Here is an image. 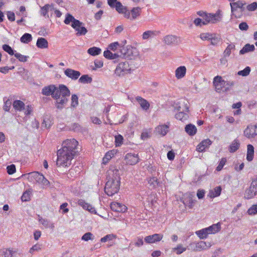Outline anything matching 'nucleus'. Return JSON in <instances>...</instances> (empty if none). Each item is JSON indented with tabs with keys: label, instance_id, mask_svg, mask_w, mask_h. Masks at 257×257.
<instances>
[{
	"label": "nucleus",
	"instance_id": "2f4dec72",
	"mask_svg": "<svg viewBox=\"0 0 257 257\" xmlns=\"http://www.w3.org/2000/svg\"><path fill=\"white\" fill-rule=\"evenodd\" d=\"M116 151L114 150H112L107 152L104 157L103 158L102 161L103 163L106 164L116 154Z\"/></svg>",
	"mask_w": 257,
	"mask_h": 257
},
{
	"label": "nucleus",
	"instance_id": "ea45409f",
	"mask_svg": "<svg viewBox=\"0 0 257 257\" xmlns=\"http://www.w3.org/2000/svg\"><path fill=\"white\" fill-rule=\"evenodd\" d=\"M220 36L216 34H212V37H211L210 41L211 42V45L213 46H216L220 41Z\"/></svg>",
	"mask_w": 257,
	"mask_h": 257
},
{
	"label": "nucleus",
	"instance_id": "c85d7f7f",
	"mask_svg": "<svg viewBox=\"0 0 257 257\" xmlns=\"http://www.w3.org/2000/svg\"><path fill=\"white\" fill-rule=\"evenodd\" d=\"M186 132L191 136L195 135L197 132L196 126L192 124H188L185 127Z\"/></svg>",
	"mask_w": 257,
	"mask_h": 257
},
{
	"label": "nucleus",
	"instance_id": "cd10ccee",
	"mask_svg": "<svg viewBox=\"0 0 257 257\" xmlns=\"http://www.w3.org/2000/svg\"><path fill=\"white\" fill-rule=\"evenodd\" d=\"M240 147V143L237 139H235L230 145L228 151L230 153H233L236 152Z\"/></svg>",
	"mask_w": 257,
	"mask_h": 257
},
{
	"label": "nucleus",
	"instance_id": "a18cd8bd",
	"mask_svg": "<svg viewBox=\"0 0 257 257\" xmlns=\"http://www.w3.org/2000/svg\"><path fill=\"white\" fill-rule=\"evenodd\" d=\"M245 4L243 3L242 1H238L236 2L230 3L231 7L234 10L235 8H239L245 9L244 6Z\"/></svg>",
	"mask_w": 257,
	"mask_h": 257
},
{
	"label": "nucleus",
	"instance_id": "58836bf2",
	"mask_svg": "<svg viewBox=\"0 0 257 257\" xmlns=\"http://www.w3.org/2000/svg\"><path fill=\"white\" fill-rule=\"evenodd\" d=\"M141 8L140 7L134 8L131 10V20L136 19L141 14Z\"/></svg>",
	"mask_w": 257,
	"mask_h": 257
},
{
	"label": "nucleus",
	"instance_id": "774afa93",
	"mask_svg": "<svg viewBox=\"0 0 257 257\" xmlns=\"http://www.w3.org/2000/svg\"><path fill=\"white\" fill-rule=\"evenodd\" d=\"M249 215H254L257 213V204L252 205L247 210Z\"/></svg>",
	"mask_w": 257,
	"mask_h": 257
},
{
	"label": "nucleus",
	"instance_id": "4d7b16f0",
	"mask_svg": "<svg viewBox=\"0 0 257 257\" xmlns=\"http://www.w3.org/2000/svg\"><path fill=\"white\" fill-rule=\"evenodd\" d=\"M250 72V68L248 66H246L243 70L239 71L237 74L242 76H246L249 74Z\"/></svg>",
	"mask_w": 257,
	"mask_h": 257
},
{
	"label": "nucleus",
	"instance_id": "69168bd1",
	"mask_svg": "<svg viewBox=\"0 0 257 257\" xmlns=\"http://www.w3.org/2000/svg\"><path fill=\"white\" fill-rule=\"evenodd\" d=\"M226 159L225 158H222L221 160L220 161L219 164H218V165L217 166V167H216V170L217 171H221L223 166L225 165V163H226Z\"/></svg>",
	"mask_w": 257,
	"mask_h": 257
},
{
	"label": "nucleus",
	"instance_id": "8fccbe9b",
	"mask_svg": "<svg viewBox=\"0 0 257 257\" xmlns=\"http://www.w3.org/2000/svg\"><path fill=\"white\" fill-rule=\"evenodd\" d=\"M149 186L151 188H155L159 185V182L155 177L151 178L148 181Z\"/></svg>",
	"mask_w": 257,
	"mask_h": 257
},
{
	"label": "nucleus",
	"instance_id": "ddd939ff",
	"mask_svg": "<svg viewBox=\"0 0 257 257\" xmlns=\"http://www.w3.org/2000/svg\"><path fill=\"white\" fill-rule=\"evenodd\" d=\"M77 204L81 206L83 209L87 210L91 213L96 214V211L95 208L91 204L85 202V200L78 199Z\"/></svg>",
	"mask_w": 257,
	"mask_h": 257
},
{
	"label": "nucleus",
	"instance_id": "9b49d317",
	"mask_svg": "<svg viewBox=\"0 0 257 257\" xmlns=\"http://www.w3.org/2000/svg\"><path fill=\"white\" fill-rule=\"evenodd\" d=\"M172 105L173 106L174 109L178 112L182 111L188 112L189 111V107L184 100L181 99L175 102L173 104H172Z\"/></svg>",
	"mask_w": 257,
	"mask_h": 257
},
{
	"label": "nucleus",
	"instance_id": "f3484780",
	"mask_svg": "<svg viewBox=\"0 0 257 257\" xmlns=\"http://www.w3.org/2000/svg\"><path fill=\"white\" fill-rule=\"evenodd\" d=\"M135 100L138 102L143 110L147 111L149 109L150 104L146 99L141 96H138L135 97Z\"/></svg>",
	"mask_w": 257,
	"mask_h": 257
},
{
	"label": "nucleus",
	"instance_id": "09e8293b",
	"mask_svg": "<svg viewBox=\"0 0 257 257\" xmlns=\"http://www.w3.org/2000/svg\"><path fill=\"white\" fill-rule=\"evenodd\" d=\"M32 40V35L29 33L24 34L21 38L20 40L21 42L28 44Z\"/></svg>",
	"mask_w": 257,
	"mask_h": 257
},
{
	"label": "nucleus",
	"instance_id": "a211bd4d",
	"mask_svg": "<svg viewBox=\"0 0 257 257\" xmlns=\"http://www.w3.org/2000/svg\"><path fill=\"white\" fill-rule=\"evenodd\" d=\"M64 22L67 25L72 22L71 26L72 28H75L76 26H78V25L80 24V22L79 20L75 19L74 17L70 14H66Z\"/></svg>",
	"mask_w": 257,
	"mask_h": 257
},
{
	"label": "nucleus",
	"instance_id": "e433bc0d",
	"mask_svg": "<svg viewBox=\"0 0 257 257\" xmlns=\"http://www.w3.org/2000/svg\"><path fill=\"white\" fill-rule=\"evenodd\" d=\"M207 228L210 234L215 233L218 232L220 230L221 225L220 223L218 222L216 224H213V225L207 227Z\"/></svg>",
	"mask_w": 257,
	"mask_h": 257
},
{
	"label": "nucleus",
	"instance_id": "f704fd0d",
	"mask_svg": "<svg viewBox=\"0 0 257 257\" xmlns=\"http://www.w3.org/2000/svg\"><path fill=\"white\" fill-rule=\"evenodd\" d=\"M59 91L61 92L62 97H66L70 95V91L67 87L63 84L59 85Z\"/></svg>",
	"mask_w": 257,
	"mask_h": 257
},
{
	"label": "nucleus",
	"instance_id": "3c124183",
	"mask_svg": "<svg viewBox=\"0 0 257 257\" xmlns=\"http://www.w3.org/2000/svg\"><path fill=\"white\" fill-rule=\"evenodd\" d=\"M68 99L65 97H60L59 99H57V107L58 108H62L63 105L66 103Z\"/></svg>",
	"mask_w": 257,
	"mask_h": 257
},
{
	"label": "nucleus",
	"instance_id": "a878e982",
	"mask_svg": "<svg viewBox=\"0 0 257 257\" xmlns=\"http://www.w3.org/2000/svg\"><path fill=\"white\" fill-rule=\"evenodd\" d=\"M55 89V86L54 85L45 86L42 90V94L46 96H52V92Z\"/></svg>",
	"mask_w": 257,
	"mask_h": 257
},
{
	"label": "nucleus",
	"instance_id": "49530a36",
	"mask_svg": "<svg viewBox=\"0 0 257 257\" xmlns=\"http://www.w3.org/2000/svg\"><path fill=\"white\" fill-rule=\"evenodd\" d=\"M78 81L83 84L90 83L92 81V78L88 75H83L80 77Z\"/></svg>",
	"mask_w": 257,
	"mask_h": 257
},
{
	"label": "nucleus",
	"instance_id": "052dcab7",
	"mask_svg": "<svg viewBox=\"0 0 257 257\" xmlns=\"http://www.w3.org/2000/svg\"><path fill=\"white\" fill-rule=\"evenodd\" d=\"M94 235L91 232H86L82 236V240L84 241H88L89 240H93L94 239Z\"/></svg>",
	"mask_w": 257,
	"mask_h": 257
},
{
	"label": "nucleus",
	"instance_id": "864d4df0",
	"mask_svg": "<svg viewBox=\"0 0 257 257\" xmlns=\"http://www.w3.org/2000/svg\"><path fill=\"white\" fill-rule=\"evenodd\" d=\"M123 142V138L120 135L115 136V145L116 147L121 146Z\"/></svg>",
	"mask_w": 257,
	"mask_h": 257
},
{
	"label": "nucleus",
	"instance_id": "72a5a7b5",
	"mask_svg": "<svg viewBox=\"0 0 257 257\" xmlns=\"http://www.w3.org/2000/svg\"><path fill=\"white\" fill-rule=\"evenodd\" d=\"M231 9V16H234L235 18H240L243 15V12L245 9L235 8L234 10L232 7Z\"/></svg>",
	"mask_w": 257,
	"mask_h": 257
},
{
	"label": "nucleus",
	"instance_id": "5fc2aeb1",
	"mask_svg": "<svg viewBox=\"0 0 257 257\" xmlns=\"http://www.w3.org/2000/svg\"><path fill=\"white\" fill-rule=\"evenodd\" d=\"M207 245L205 242L201 241L196 244L195 250L196 251H201L206 249Z\"/></svg>",
	"mask_w": 257,
	"mask_h": 257
},
{
	"label": "nucleus",
	"instance_id": "5701e85b",
	"mask_svg": "<svg viewBox=\"0 0 257 257\" xmlns=\"http://www.w3.org/2000/svg\"><path fill=\"white\" fill-rule=\"evenodd\" d=\"M38 220L39 222L42 224L45 228H50L52 230L54 229L55 227L54 223L48 219L39 216Z\"/></svg>",
	"mask_w": 257,
	"mask_h": 257
},
{
	"label": "nucleus",
	"instance_id": "0eeeda50",
	"mask_svg": "<svg viewBox=\"0 0 257 257\" xmlns=\"http://www.w3.org/2000/svg\"><path fill=\"white\" fill-rule=\"evenodd\" d=\"M131 68L128 62H121L116 66L115 70V74L119 76H124L130 73Z\"/></svg>",
	"mask_w": 257,
	"mask_h": 257
},
{
	"label": "nucleus",
	"instance_id": "bb28decb",
	"mask_svg": "<svg viewBox=\"0 0 257 257\" xmlns=\"http://www.w3.org/2000/svg\"><path fill=\"white\" fill-rule=\"evenodd\" d=\"M255 50V47L253 45L249 44H245L243 47L240 50L239 54L243 55L249 52H253Z\"/></svg>",
	"mask_w": 257,
	"mask_h": 257
},
{
	"label": "nucleus",
	"instance_id": "338daca9",
	"mask_svg": "<svg viewBox=\"0 0 257 257\" xmlns=\"http://www.w3.org/2000/svg\"><path fill=\"white\" fill-rule=\"evenodd\" d=\"M61 96V92L59 91V88H58L55 86V89L53 91L52 96L53 98L58 99Z\"/></svg>",
	"mask_w": 257,
	"mask_h": 257
},
{
	"label": "nucleus",
	"instance_id": "20e7f679",
	"mask_svg": "<svg viewBox=\"0 0 257 257\" xmlns=\"http://www.w3.org/2000/svg\"><path fill=\"white\" fill-rule=\"evenodd\" d=\"M213 85L217 92H220L221 90L226 92L229 90L234 84L233 81H226L222 79L220 76H216L213 79Z\"/></svg>",
	"mask_w": 257,
	"mask_h": 257
},
{
	"label": "nucleus",
	"instance_id": "7c9ffc66",
	"mask_svg": "<svg viewBox=\"0 0 257 257\" xmlns=\"http://www.w3.org/2000/svg\"><path fill=\"white\" fill-rule=\"evenodd\" d=\"M36 46L41 49H45L48 47V41L44 38H39L37 40Z\"/></svg>",
	"mask_w": 257,
	"mask_h": 257
},
{
	"label": "nucleus",
	"instance_id": "473e14b6",
	"mask_svg": "<svg viewBox=\"0 0 257 257\" xmlns=\"http://www.w3.org/2000/svg\"><path fill=\"white\" fill-rule=\"evenodd\" d=\"M53 5H49V4H46L43 7H41V10H40V13L41 15L46 17L47 16L48 17V12L49 10H52L53 8Z\"/></svg>",
	"mask_w": 257,
	"mask_h": 257
},
{
	"label": "nucleus",
	"instance_id": "4be33fe9",
	"mask_svg": "<svg viewBox=\"0 0 257 257\" xmlns=\"http://www.w3.org/2000/svg\"><path fill=\"white\" fill-rule=\"evenodd\" d=\"M159 35V32L157 31L148 30L144 32L142 34V38L143 40H148L149 39L154 38Z\"/></svg>",
	"mask_w": 257,
	"mask_h": 257
},
{
	"label": "nucleus",
	"instance_id": "39448f33",
	"mask_svg": "<svg viewBox=\"0 0 257 257\" xmlns=\"http://www.w3.org/2000/svg\"><path fill=\"white\" fill-rule=\"evenodd\" d=\"M120 52L121 56L125 59L130 60H137V59H140V57L139 54V52L137 49L135 48L132 47L131 46H123L120 47Z\"/></svg>",
	"mask_w": 257,
	"mask_h": 257
},
{
	"label": "nucleus",
	"instance_id": "680f3d73",
	"mask_svg": "<svg viewBox=\"0 0 257 257\" xmlns=\"http://www.w3.org/2000/svg\"><path fill=\"white\" fill-rule=\"evenodd\" d=\"M15 56L21 62H25L27 61L28 56L23 55L19 53H15Z\"/></svg>",
	"mask_w": 257,
	"mask_h": 257
},
{
	"label": "nucleus",
	"instance_id": "79ce46f5",
	"mask_svg": "<svg viewBox=\"0 0 257 257\" xmlns=\"http://www.w3.org/2000/svg\"><path fill=\"white\" fill-rule=\"evenodd\" d=\"M187 112L186 111H179L175 115V117L177 119L181 121L187 120L188 117V114L187 113Z\"/></svg>",
	"mask_w": 257,
	"mask_h": 257
},
{
	"label": "nucleus",
	"instance_id": "4468645a",
	"mask_svg": "<svg viewBox=\"0 0 257 257\" xmlns=\"http://www.w3.org/2000/svg\"><path fill=\"white\" fill-rule=\"evenodd\" d=\"M110 208L113 211L119 212H124L127 210L125 205L116 202H113L110 204Z\"/></svg>",
	"mask_w": 257,
	"mask_h": 257
},
{
	"label": "nucleus",
	"instance_id": "c756f323",
	"mask_svg": "<svg viewBox=\"0 0 257 257\" xmlns=\"http://www.w3.org/2000/svg\"><path fill=\"white\" fill-rule=\"evenodd\" d=\"M247 147L246 159L248 161L250 162L253 160L254 156V147L250 144L248 145Z\"/></svg>",
	"mask_w": 257,
	"mask_h": 257
},
{
	"label": "nucleus",
	"instance_id": "9d476101",
	"mask_svg": "<svg viewBox=\"0 0 257 257\" xmlns=\"http://www.w3.org/2000/svg\"><path fill=\"white\" fill-rule=\"evenodd\" d=\"M244 136L248 139L254 138L257 136V123L254 124H249L243 132Z\"/></svg>",
	"mask_w": 257,
	"mask_h": 257
},
{
	"label": "nucleus",
	"instance_id": "603ef678",
	"mask_svg": "<svg viewBox=\"0 0 257 257\" xmlns=\"http://www.w3.org/2000/svg\"><path fill=\"white\" fill-rule=\"evenodd\" d=\"M195 201L191 197H187L183 200V203L185 206H188L190 208H192Z\"/></svg>",
	"mask_w": 257,
	"mask_h": 257
},
{
	"label": "nucleus",
	"instance_id": "b1692460",
	"mask_svg": "<svg viewBox=\"0 0 257 257\" xmlns=\"http://www.w3.org/2000/svg\"><path fill=\"white\" fill-rule=\"evenodd\" d=\"M186 73V68L184 66H181L178 67L175 71L176 77L178 79L184 77Z\"/></svg>",
	"mask_w": 257,
	"mask_h": 257
},
{
	"label": "nucleus",
	"instance_id": "6e6552de",
	"mask_svg": "<svg viewBox=\"0 0 257 257\" xmlns=\"http://www.w3.org/2000/svg\"><path fill=\"white\" fill-rule=\"evenodd\" d=\"M257 195V177L252 179L249 188L245 191L244 198L250 199Z\"/></svg>",
	"mask_w": 257,
	"mask_h": 257
},
{
	"label": "nucleus",
	"instance_id": "2eb2a0df",
	"mask_svg": "<svg viewBox=\"0 0 257 257\" xmlns=\"http://www.w3.org/2000/svg\"><path fill=\"white\" fill-rule=\"evenodd\" d=\"M164 42L168 45H176L179 43V39L175 35H167L164 37Z\"/></svg>",
	"mask_w": 257,
	"mask_h": 257
},
{
	"label": "nucleus",
	"instance_id": "f8f14e48",
	"mask_svg": "<svg viewBox=\"0 0 257 257\" xmlns=\"http://www.w3.org/2000/svg\"><path fill=\"white\" fill-rule=\"evenodd\" d=\"M219 14L216 13L215 14L205 13L203 20H204L203 25H206L209 23H215L217 21H219Z\"/></svg>",
	"mask_w": 257,
	"mask_h": 257
},
{
	"label": "nucleus",
	"instance_id": "dca6fc26",
	"mask_svg": "<svg viewBox=\"0 0 257 257\" xmlns=\"http://www.w3.org/2000/svg\"><path fill=\"white\" fill-rule=\"evenodd\" d=\"M160 240L161 235L158 233L147 236L144 238L145 242L148 244L155 243Z\"/></svg>",
	"mask_w": 257,
	"mask_h": 257
},
{
	"label": "nucleus",
	"instance_id": "13d9d810",
	"mask_svg": "<svg viewBox=\"0 0 257 257\" xmlns=\"http://www.w3.org/2000/svg\"><path fill=\"white\" fill-rule=\"evenodd\" d=\"M78 105V97L76 94H72L71 96V105L72 107H76Z\"/></svg>",
	"mask_w": 257,
	"mask_h": 257
},
{
	"label": "nucleus",
	"instance_id": "423d86ee",
	"mask_svg": "<svg viewBox=\"0 0 257 257\" xmlns=\"http://www.w3.org/2000/svg\"><path fill=\"white\" fill-rule=\"evenodd\" d=\"M13 106L17 111H21L24 110V113L26 115H30L33 109V107L31 105H28L25 107V103L20 100H15L13 102Z\"/></svg>",
	"mask_w": 257,
	"mask_h": 257
},
{
	"label": "nucleus",
	"instance_id": "0e129e2a",
	"mask_svg": "<svg viewBox=\"0 0 257 257\" xmlns=\"http://www.w3.org/2000/svg\"><path fill=\"white\" fill-rule=\"evenodd\" d=\"M221 190H222V188H221V186H219L215 187L213 191H212V197H215L219 196L221 194Z\"/></svg>",
	"mask_w": 257,
	"mask_h": 257
},
{
	"label": "nucleus",
	"instance_id": "de8ad7c7",
	"mask_svg": "<svg viewBox=\"0 0 257 257\" xmlns=\"http://www.w3.org/2000/svg\"><path fill=\"white\" fill-rule=\"evenodd\" d=\"M171 124L170 122H167L162 124V137L165 136L169 131Z\"/></svg>",
	"mask_w": 257,
	"mask_h": 257
},
{
	"label": "nucleus",
	"instance_id": "7ed1b4c3",
	"mask_svg": "<svg viewBox=\"0 0 257 257\" xmlns=\"http://www.w3.org/2000/svg\"><path fill=\"white\" fill-rule=\"evenodd\" d=\"M23 176L33 183L41 184L43 187H48L50 185V182L42 174L38 172H30Z\"/></svg>",
	"mask_w": 257,
	"mask_h": 257
},
{
	"label": "nucleus",
	"instance_id": "f03ea898",
	"mask_svg": "<svg viewBox=\"0 0 257 257\" xmlns=\"http://www.w3.org/2000/svg\"><path fill=\"white\" fill-rule=\"evenodd\" d=\"M120 177L119 170L110 168L107 172V182L104 187L105 193L109 196L117 193L119 189Z\"/></svg>",
	"mask_w": 257,
	"mask_h": 257
},
{
	"label": "nucleus",
	"instance_id": "6e6d98bb",
	"mask_svg": "<svg viewBox=\"0 0 257 257\" xmlns=\"http://www.w3.org/2000/svg\"><path fill=\"white\" fill-rule=\"evenodd\" d=\"M2 48L5 51L7 52L10 55H13L15 53V52H16V51L13 50L9 45L4 44L3 45Z\"/></svg>",
	"mask_w": 257,
	"mask_h": 257
},
{
	"label": "nucleus",
	"instance_id": "1a4fd4ad",
	"mask_svg": "<svg viewBox=\"0 0 257 257\" xmlns=\"http://www.w3.org/2000/svg\"><path fill=\"white\" fill-rule=\"evenodd\" d=\"M124 160L127 165H134L140 161V159L138 154L128 153L124 156Z\"/></svg>",
	"mask_w": 257,
	"mask_h": 257
},
{
	"label": "nucleus",
	"instance_id": "aec40b11",
	"mask_svg": "<svg viewBox=\"0 0 257 257\" xmlns=\"http://www.w3.org/2000/svg\"><path fill=\"white\" fill-rule=\"evenodd\" d=\"M212 144L211 141L209 139H206L203 140L197 146L196 150L199 152H203L206 148H209L210 145Z\"/></svg>",
	"mask_w": 257,
	"mask_h": 257
},
{
	"label": "nucleus",
	"instance_id": "c9c22d12",
	"mask_svg": "<svg viewBox=\"0 0 257 257\" xmlns=\"http://www.w3.org/2000/svg\"><path fill=\"white\" fill-rule=\"evenodd\" d=\"M208 231L207 227L197 231L196 233L200 238L204 239L206 238L209 234H210Z\"/></svg>",
	"mask_w": 257,
	"mask_h": 257
},
{
	"label": "nucleus",
	"instance_id": "412c9836",
	"mask_svg": "<svg viewBox=\"0 0 257 257\" xmlns=\"http://www.w3.org/2000/svg\"><path fill=\"white\" fill-rule=\"evenodd\" d=\"M18 253L12 249L4 248L0 251V257H17Z\"/></svg>",
	"mask_w": 257,
	"mask_h": 257
},
{
	"label": "nucleus",
	"instance_id": "a19ab883",
	"mask_svg": "<svg viewBox=\"0 0 257 257\" xmlns=\"http://www.w3.org/2000/svg\"><path fill=\"white\" fill-rule=\"evenodd\" d=\"M235 46L234 44L231 43L229 44L225 49L223 52V55L225 57H229L231 54V51L234 50Z\"/></svg>",
	"mask_w": 257,
	"mask_h": 257
},
{
	"label": "nucleus",
	"instance_id": "393cba45",
	"mask_svg": "<svg viewBox=\"0 0 257 257\" xmlns=\"http://www.w3.org/2000/svg\"><path fill=\"white\" fill-rule=\"evenodd\" d=\"M82 23L80 22V24L78 25L75 28H73L77 31L76 35L77 36L85 35L87 33V30L86 28L82 26Z\"/></svg>",
	"mask_w": 257,
	"mask_h": 257
},
{
	"label": "nucleus",
	"instance_id": "37998d69",
	"mask_svg": "<svg viewBox=\"0 0 257 257\" xmlns=\"http://www.w3.org/2000/svg\"><path fill=\"white\" fill-rule=\"evenodd\" d=\"M104 56L108 59H115L119 57V55L116 53H112L109 50H106L103 53Z\"/></svg>",
	"mask_w": 257,
	"mask_h": 257
},
{
	"label": "nucleus",
	"instance_id": "bf43d9fd",
	"mask_svg": "<svg viewBox=\"0 0 257 257\" xmlns=\"http://www.w3.org/2000/svg\"><path fill=\"white\" fill-rule=\"evenodd\" d=\"M114 8L118 13L121 14L126 9V7L123 6L120 2H118L115 6Z\"/></svg>",
	"mask_w": 257,
	"mask_h": 257
},
{
	"label": "nucleus",
	"instance_id": "4c0bfd02",
	"mask_svg": "<svg viewBox=\"0 0 257 257\" xmlns=\"http://www.w3.org/2000/svg\"><path fill=\"white\" fill-rule=\"evenodd\" d=\"M101 52V49L98 47H93L87 50V53L93 56L98 55Z\"/></svg>",
	"mask_w": 257,
	"mask_h": 257
},
{
	"label": "nucleus",
	"instance_id": "6ab92c4d",
	"mask_svg": "<svg viewBox=\"0 0 257 257\" xmlns=\"http://www.w3.org/2000/svg\"><path fill=\"white\" fill-rule=\"evenodd\" d=\"M64 73L67 77L73 80L77 79L81 75L79 71L70 68L66 69L64 71Z\"/></svg>",
	"mask_w": 257,
	"mask_h": 257
},
{
	"label": "nucleus",
	"instance_id": "f257e3e1",
	"mask_svg": "<svg viewBox=\"0 0 257 257\" xmlns=\"http://www.w3.org/2000/svg\"><path fill=\"white\" fill-rule=\"evenodd\" d=\"M78 142L74 139H67L62 144V148L58 150L56 165L57 167H69L71 161L77 155Z\"/></svg>",
	"mask_w": 257,
	"mask_h": 257
},
{
	"label": "nucleus",
	"instance_id": "c03bdc74",
	"mask_svg": "<svg viewBox=\"0 0 257 257\" xmlns=\"http://www.w3.org/2000/svg\"><path fill=\"white\" fill-rule=\"evenodd\" d=\"M117 237V236L115 234L113 233L107 234L104 237H102L100 239V241L101 242H105L107 241H112L114 239H115Z\"/></svg>",
	"mask_w": 257,
	"mask_h": 257
},
{
	"label": "nucleus",
	"instance_id": "e2e57ef3",
	"mask_svg": "<svg viewBox=\"0 0 257 257\" xmlns=\"http://www.w3.org/2000/svg\"><path fill=\"white\" fill-rule=\"evenodd\" d=\"M173 249L177 254H180L186 250V248L184 247L182 245L179 244L177 247L173 248Z\"/></svg>",
	"mask_w": 257,
	"mask_h": 257
}]
</instances>
